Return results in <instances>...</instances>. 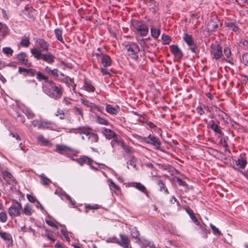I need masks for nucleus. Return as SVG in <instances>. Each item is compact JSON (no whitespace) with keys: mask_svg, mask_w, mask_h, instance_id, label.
Instances as JSON below:
<instances>
[{"mask_svg":"<svg viewBox=\"0 0 248 248\" xmlns=\"http://www.w3.org/2000/svg\"><path fill=\"white\" fill-rule=\"evenodd\" d=\"M49 87L47 94L52 98L58 99L62 94V89L61 85H57L53 81H48Z\"/></svg>","mask_w":248,"mask_h":248,"instance_id":"nucleus-1","label":"nucleus"},{"mask_svg":"<svg viewBox=\"0 0 248 248\" xmlns=\"http://www.w3.org/2000/svg\"><path fill=\"white\" fill-rule=\"evenodd\" d=\"M125 49L127 55L131 59L138 60L140 53V49L138 44L133 42H127L125 45Z\"/></svg>","mask_w":248,"mask_h":248,"instance_id":"nucleus-2","label":"nucleus"},{"mask_svg":"<svg viewBox=\"0 0 248 248\" xmlns=\"http://www.w3.org/2000/svg\"><path fill=\"white\" fill-rule=\"evenodd\" d=\"M121 240H119L116 237H113V242L119 245L124 248H132L129 238L126 236L122 234H120Z\"/></svg>","mask_w":248,"mask_h":248,"instance_id":"nucleus-3","label":"nucleus"},{"mask_svg":"<svg viewBox=\"0 0 248 248\" xmlns=\"http://www.w3.org/2000/svg\"><path fill=\"white\" fill-rule=\"evenodd\" d=\"M183 39L189 46L190 49L193 53H197L198 52V49L193 40L191 35L185 33L183 36Z\"/></svg>","mask_w":248,"mask_h":248,"instance_id":"nucleus-4","label":"nucleus"},{"mask_svg":"<svg viewBox=\"0 0 248 248\" xmlns=\"http://www.w3.org/2000/svg\"><path fill=\"white\" fill-rule=\"evenodd\" d=\"M21 209V203L16 201L9 208L8 212L10 216H19Z\"/></svg>","mask_w":248,"mask_h":248,"instance_id":"nucleus-5","label":"nucleus"},{"mask_svg":"<svg viewBox=\"0 0 248 248\" xmlns=\"http://www.w3.org/2000/svg\"><path fill=\"white\" fill-rule=\"evenodd\" d=\"M211 53L214 58L218 59L222 56V47L218 44H212L211 46Z\"/></svg>","mask_w":248,"mask_h":248,"instance_id":"nucleus-6","label":"nucleus"},{"mask_svg":"<svg viewBox=\"0 0 248 248\" xmlns=\"http://www.w3.org/2000/svg\"><path fill=\"white\" fill-rule=\"evenodd\" d=\"M144 140L147 143L152 144L155 146V149L159 150L160 148L161 142L159 139L155 136L149 135L148 137L145 138Z\"/></svg>","mask_w":248,"mask_h":248,"instance_id":"nucleus-7","label":"nucleus"},{"mask_svg":"<svg viewBox=\"0 0 248 248\" xmlns=\"http://www.w3.org/2000/svg\"><path fill=\"white\" fill-rule=\"evenodd\" d=\"M16 57L20 64H23L28 67L31 66V63L28 61L27 57L24 52H21L17 54Z\"/></svg>","mask_w":248,"mask_h":248,"instance_id":"nucleus-8","label":"nucleus"},{"mask_svg":"<svg viewBox=\"0 0 248 248\" xmlns=\"http://www.w3.org/2000/svg\"><path fill=\"white\" fill-rule=\"evenodd\" d=\"M92 129L88 126H79L72 130V132L76 134H83L86 136L89 134V132Z\"/></svg>","mask_w":248,"mask_h":248,"instance_id":"nucleus-9","label":"nucleus"},{"mask_svg":"<svg viewBox=\"0 0 248 248\" xmlns=\"http://www.w3.org/2000/svg\"><path fill=\"white\" fill-rule=\"evenodd\" d=\"M55 127L54 124L46 120H43L40 121V124L39 125V129H49V130H53L54 129Z\"/></svg>","mask_w":248,"mask_h":248,"instance_id":"nucleus-10","label":"nucleus"},{"mask_svg":"<svg viewBox=\"0 0 248 248\" xmlns=\"http://www.w3.org/2000/svg\"><path fill=\"white\" fill-rule=\"evenodd\" d=\"M171 52L177 58L181 59L183 56V53L177 45H171L170 46Z\"/></svg>","mask_w":248,"mask_h":248,"instance_id":"nucleus-11","label":"nucleus"},{"mask_svg":"<svg viewBox=\"0 0 248 248\" xmlns=\"http://www.w3.org/2000/svg\"><path fill=\"white\" fill-rule=\"evenodd\" d=\"M136 32L142 36H146L148 32V28L144 24H140L137 26Z\"/></svg>","mask_w":248,"mask_h":248,"instance_id":"nucleus-12","label":"nucleus"},{"mask_svg":"<svg viewBox=\"0 0 248 248\" xmlns=\"http://www.w3.org/2000/svg\"><path fill=\"white\" fill-rule=\"evenodd\" d=\"M56 152L61 154H64L68 152H72L73 149L68 146L64 145L58 144L56 146Z\"/></svg>","mask_w":248,"mask_h":248,"instance_id":"nucleus-13","label":"nucleus"},{"mask_svg":"<svg viewBox=\"0 0 248 248\" xmlns=\"http://www.w3.org/2000/svg\"><path fill=\"white\" fill-rule=\"evenodd\" d=\"M120 108L118 106L115 105L112 106L110 104H108L106 107V110L109 114L112 115H116L119 111Z\"/></svg>","mask_w":248,"mask_h":248,"instance_id":"nucleus-14","label":"nucleus"},{"mask_svg":"<svg viewBox=\"0 0 248 248\" xmlns=\"http://www.w3.org/2000/svg\"><path fill=\"white\" fill-rule=\"evenodd\" d=\"M101 62L104 67L109 66L111 65V61L110 58L108 56L104 54H101L100 55Z\"/></svg>","mask_w":248,"mask_h":248,"instance_id":"nucleus-15","label":"nucleus"},{"mask_svg":"<svg viewBox=\"0 0 248 248\" xmlns=\"http://www.w3.org/2000/svg\"><path fill=\"white\" fill-rule=\"evenodd\" d=\"M2 177L7 183L11 184L15 182V179L13 176L7 171H3L2 172Z\"/></svg>","mask_w":248,"mask_h":248,"instance_id":"nucleus-16","label":"nucleus"},{"mask_svg":"<svg viewBox=\"0 0 248 248\" xmlns=\"http://www.w3.org/2000/svg\"><path fill=\"white\" fill-rule=\"evenodd\" d=\"M41 59L48 63L52 64L54 62L55 57L51 53L48 52L43 54Z\"/></svg>","mask_w":248,"mask_h":248,"instance_id":"nucleus-17","label":"nucleus"},{"mask_svg":"<svg viewBox=\"0 0 248 248\" xmlns=\"http://www.w3.org/2000/svg\"><path fill=\"white\" fill-rule=\"evenodd\" d=\"M102 132L106 138L108 139H111L116 136L113 131L106 128H103L102 129Z\"/></svg>","mask_w":248,"mask_h":248,"instance_id":"nucleus-18","label":"nucleus"},{"mask_svg":"<svg viewBox=\"0 0 248 248\" xmlns=\"http://www.w3.org/2000/svg\"><path fill=\"white\" fill-rule=\"evenodd\" d=\"M82 89L88 92H93L94 91V87L92 84L91 82L86 79L84 80Z\"/></svg>","mask_w":248,"mask_h":248,"instance_id":"nucleus-19","label":"nucleus"},{"mask_svg":"<svg viewBox=\"0 0 248 248\" xmlns=\"http://www.w3.org/2000/svg\"><path fill=\"white\" fill-rule=\"evenodd\" d=\"M93 162V160L92 159L86 156H81L78 159V162L81 165H83L84 164H87L89 165H91Z\"/></svg>","mask_w":248,"mask_h":248,"instance_id":"nucleus-20","label":"nucleus"},{"mask_svg":"<svg viewBox=\"0 0 248 248\" xmlns=\"http://www.w3.org/2000/svg\"><path fill=\"white\" fill-rule=\"evenodd\" d=\"M247 163L246 159L243 156H240L239 158L235 160L236 166L240 169H244Z\"/></svg>","mask_w":248,"mask_h":248,"instance_id":"nucleus-21","label":"nucleus"},{"mask_svg":"<svg viewBox=\"0 0 248 248\" xmlns=\"http://www.w3.org/2000/svg\"><path fill=\"white\" fill-rule=\"evenodd\" d=\"M210 127L214 132L217 134L218 138H221L223 136V133L220 130V127L217 124H215L213 121L211 122Z\"/></svg>","mask_w":248,"mask_h":248,"instance_id":"nucleus-22","label":"nucleus"},{"mask_svg":"<svg viewBox=\"0 0 248 248\" xmlns=\"http://www.w3.org/2000/svg\"><path fill=\"white\" fill-rule=\"evenodd\" d=\"M218 27V24L212 19L209 21L207 24V28L209 31H215Z\"/></svg>","mask_w":248,"mask_h":248,"instance_id":"nucleus-23","label":"nucleus"},{"mask_svg":"<svg viewBox=\"0 0 248 248\" xmlns=\"http://www.w3.org/2000/svg\"><path fill=\"white\" fill-rule=\"evenodd\" d=\"M38 142L42 146H50L51 143L46 139L43 135H39L37 138Z\"/></svg>","mask_w":248,"mask_h":248,"instance_id":"nucleus-24","label":"nucleus"},{"mask_svg":"<svg viewBox=\"0 0 248 248\" xmlns=\"http://www.w3.org/2000/svg\"><path fill=\"white\" fill-rule=\"evenodd\" d=\"M185 210L186 212L188 214L190 218L192 220L193 222L197 225H199L200 224L199 221L197 219V217L194 215L193 211L190 208H186Z\"/></svg>","mask_w":248,"mask_h":248,"instance_id":"nucleus-25","label":"nucleus"},{"mask_svg":"<svg viewBox=\"0 0 248 248\" xmlns=\"http://www.w3.org/2000/svg\"><path fill=\"white\" fill-rule=\"evenodd\" d=\"M31 52L37 60L42 59L43 54L41 53V50L37 49L36 48H32L31 49Z\"/></svg>","mask_w":248,"mask_h":248,"instance_id":"nucleus-26","label":"nucleus"},{"mask_svg":"<svg viewBox=\"0 0 248 248\" xmlns=\"http://www.w3.org/2000/svg\"><path fill=\"white\" fill-rule=\"evenodd\" d=\"M130 233L132 237L137 240V243H139L140 241V239L139 237L140 233L136 227L132 228L130 230Z\"/></svg>","mask_w":248,"mask_h":248,"instance_id":"nucleus-27","label":"nucleus"},{"mask_svg":"<svg viewBox=\"0 0 248 248\" xmlns=\"http://www.w3.org/2000/svg\"><path fill=\"white\" fill-rule=\"evenodd\" d=\"M151 36L154 39H157L160 34V30L159 28L152 27L151 28Z\"/></svg>","mask_w":248,"mask_h":248,"instance_id":"nucleus-28","label":"nucleus"},{"mask_svg":"<svg viewBox=\"0 0 248 248\" xmlns=\"http://www.w3.org/2000/svg\"><path fill=\"white\" fill-rule=\"evenodd\" d=\"M37 43L39 46L44 50H47L48 47V44L44 39H39L37 41Z\"/></svg>","mask_w":248,"mask_h":248,"instance_id":"nucleus-29","label":"nucleus"},{"mask_svg":"<svg viewBox=\"0 0 248 248\" xmlns=\"http://www.w3.org/2000/svg\"><path fill=\"white\" fill-rule=\"evenodd\" d=\"M22 211L26 216H31L32 214L33 210L29 204H26Z\"/></svg>","mask_w":248,"mask_h":248,"instance_id":"nucleus-30","label":"nucleus"},{"mask_svg":"<svg viewBox=\"0 0 248 248\" xmlns=\"http://www.w3.org/2000/svg\"><path fill=\"white\" fill-rule=\"evenodd\" d=\"M81 101L83 105H84L85 106L88 107H90V108L95 107L98 110L101 111L100 107H98V106H96L94 104L90 102L89 101H88L86 99H81Z\"/></svg>","mask_w":248,"mask_h":248,"instance_id":"nucleus-31","label":"nucleus"},{"mask_svg":"<svg viewBox=\"0 0 248 248\" xmlns=\"http://www.w3.org/2000/svg\"><path fill=\"white\" fill-rule=\"evenodd\" d=\"M41 178V183L44 186H48L51 183V180L48 178L44 173H42L40 176Z\"/></svg>","mask_w":248,"mask_h":248,"instance_id":"nucleus-32","label":"nucleus"},{"mask_svg":"<svg viewBox=\"0 0 248 248\" xmlns=\"http://www.w3.org/2000/svg\"><path fill=\"white\" fill-rule=\"evenodd\" d=\"M134 185V187H135L140 191L145 193L147 196L148 192L147 191L146 187L143 185H142L140 183H135Z\"/></svg>","mask_w":248,"mask_h":248,"instance_id":"nucleus-33","label":"nucleus"},{"mask_svg":"<svg viewBox=\"0 0 248 248\" xmlns=\"http://www.w3.org/2000/svg\"><path fill=\"white\" fill-rule=\"evenodd\" d=\"M45 71L48 74H50L55 77L59 76L58 70L57 69H51L48 66H46L45 68Z\"/></svg>","mask_w":248,"mask_h":248,"instance_id":"nucleus-34","label":"nucleus"},{"mask_svg":"<svg viewBox=\"0 0 248 248\" xmlns=\"http://www.w3.org/2000/svg\"><path fill=\"white\" fill-rule=\"evenodd\" d=\"M54 33L57 39L61 42L64 43V41L62 37V31L60 29H56L54 31Z\"/></svg>","mask_w":248,"mask_h":248,"instance_id":"nucleus-35","label":"nucleus"},{"mask_svg":"<svg viewBox=\"0 0 248 248\" xmlns=\"http://www.w3.org/2000/svg\"><path fill=\"white\" fill-rule=\"evenodd\" d=\"M108 183H109L108 186L109 188L111 191H116L120 190V187L116 185L112 180H108Z\"/></svg>","mask_w":248,"mask_h":248,"instance_id":"nucleus-36","label":"nucleus"},{"mask_svg":"<svg viewBox=\"0 0 248 248\" xmlns=\"http://www.w3.org/2000/svg\"><path fill=\"white\" fill-rule=\"evenodd\" d=\"M96 121L100 124L108 125L109 124L108 121L105 118L102 117L99 115H97Z\"/></svg>","mask_w":248,"mask_h":248,"instance_id":"nucleus-37","label":"nucleus"},{"mask_svg":"<svg viewBox=\"0 0 248 248\" xmlns=\"http://www.w3.org/2000/svg\"><path fill=\"white\" fill-rule=\"evenodd\" d=\"M158 185L160 187V190L162 191L163 190L164 191V192L166 194L169 193V191L167 188V187L165 186L164 184L162 182L161 180H159L158 182Z\"/></svg>","mask_w":248,"mask_h":248,"instance_id":"nucleus-38","label":"nucleus"},{"mask_svg":"<svg viewBox=\"0 0 248 248\" xmlns=\"http://www.w3.org/2000/svg\"><path fill=\"white\" fill-rule=\"evenodd\" d=\"M37 78H38L39 80H44L48 83V81H50V80L48 79V78L47 77H46L40 72H38L37 74Z\"/></svg>","mask_w":248,"mask_h":248,"instance_id":"nucleus-39","label":"nucleus"},{"mask_svg":"<svg viewBox=\"0 0 248 248\" xmlns=\"http://www.w3.org/2000/svg\"><path fill=\"white\" fill-rule=\"evenodd\" d=\"M127 164V168L129 169L136 168V163L135 159L133 157L131 158L129 160H128Z\"/></svg>","mask_w":248,"mask_h":248,"instance_id":"nucleus-40","label":"nucleus"},{"mask_svg":"<svg viewBox=\"0 0 248 248\" xmlns=\"http://www.w3.org/2000/svg\"><path fill=\"white\" fill-rule=\"evenodd\" d=\"M2 51L4 54L7 56H12L13 53V50L12 48L8 47H3Z\"/></svg>","mask_w":248,"mask_h":248,"instance_id":"nucleus-41","label":"nucleus"},{"mask_svg":"<svg viewBox=\"0 0 248 248\" xmlns=\"http://www.w3.org/2000/svg\"><path fill=\"white\" fill-rule=\"evenodd\" d=\"M99 140V137L97 134L93 133L90 137V139L89 140L91 143L97 142Z\"/></svg>","mask_w":248,"mask_h":248,"instance_id":"nucleus-42","label":"nucleus"},{"mask_svg":"<svg viewBox=\"0 0 248 248\" xmlns=\"http://www.w3.org/2000/svg\"><path fill=\"white\" fill-rule=\"evenodd\" d=\"M0 236L4 240H9L11 238L10 234L0 231Z\"/></svg>","mask_w":248,"mask_h":248,"instance_id":"nucleus-43","label":"nucleus"},{"mask_svg":"<svg viewBox=\"0 0 248 248\" xmlns=\"http://www.w3.org/2000/svg\"><path fill=\"white\" fill-rule=\"evenodd\" d=\"M162 40L163 44H165V45L169 44L170 42V37L169 36H168L166 34H163L162 35Z\"/></svg>","mask_w":248,"mask_h":248,"instance_id":"nucleus-44","label":"nucleus"},{"mask_svg":"<svg viewBox=\"0 0 248 248\" xmlns=\"http://www.w3.org/2000/svg\"><path fill=\"white\" fill-rule=\"evenodd\" d=\"M24 114L28 119H32L34 117L35 115L33 112L29 109H27L24 112Z\"/></svg>","mask_w":248,"mask_h":248,"instance_id":"nucleus-45","label":"nucleus"},{"mask_svg":"<svg viewBox=\"0 0 248 248\" xmlns=\"http://www.w3.org/2000/svg\"><path fill=\"white\" fill-rule=\"evenodd\" d=\"M7 219V215L5 212L0 213V221L1 222H5Z\"/></svg>","mask_w":248,"mask_h":248,"instance_id":"nucleus-46","label":"nucleus"},{"mask_svg":"<svg viewBox=\"0 0 248 248\" xmlns=\"http://www.w3.org/2000/svg\"><path fill=\"white\" fill-rule=\"evenodd\" d=\"M18 72L24 76L28 75V69L25 68L19 67L18 68Z\"/></svg>","mask_w":248,"mask_h":248,"instance_id":"nucleus-47","label":"nucleus"},{"mask_svg":"<svg viewBox=\"0 0 248 248\" xmlns=\"http://www.w3.org/2000/svg\"><path fill=\"white\" fill-rule=\"evenodd\" d=\"M210 227L213 230V233L215 234H218L219 235H221V232L219 231V230L216 227V226H215L213 224H211Z\"/></svg>","mask_w":248,"mask_h":248,"instance_id":"nucleus-48","label":"nucleus"},{"mask_svg":"<svg viewBox=\"0 0 248 248\" xmlns=\"http://www.w3.org/2000/svg\"><path fill=\"white\" fill-rule=\"evenodd\" d=\"M30 45V41L29 39L28 38L23 39L21 41V45L25 46L27 47Z\"/></svg>","mask_w":248,"mask_h":248,"instance_id":"nucleus-49","label":"nucleus"},{"mask_svg":"<svg viewBox=\"0 0 248 248\" xmlns=\"http://www.w3.org/2000/svg\"><path fill=\"white\" fill-rule=\"evenodd\" d=\"M56 115L59 117L61 119H63L65 118V114L63 113V111L62 110H58Z\"/></svg>","mask_w":248,"mask_h":248,"instance_id":"nucleus-50","label":"nucleus"},{"mask_svg":"<svg viewBox=\"0 0 248 248\" xmlns=\"http://www.w3.org/2000/svg\"><path fill=\"white\" fill-rule=\"evenodd\" d=\"M228 26L231 30L234 31H236L238 29V27L233 23L229 24Z\"/></svg>","mask_w":248,"mask_h":248,"instance_id":"nucleus-51","label":"nucleus"},{"mask_svg":"<svg viewBox=\"0 0 248 248\" xmlns=\"http://www.w3.org/2000/svg\"><path fill=\"white\" fill-rule=\"evenodd\" d=\"M224 53L227 58H229L231 55V52L230 49L228 47H226L224 49Z\"/></svg>","mask_w":248,"mask_h":248,"instance_id":"nucleus-52","label":"nucleus"},{"mask_svg":"<svg viewBox=\"0 0 248 248\" xmlns=\"http://www.w3.org/2000/svg\"><path fill=\"white\" fill-rule=\"evenodd\" d=\"M101 71L103 75H108L110 74V71L104 67L101 68Z\"/></svg>","mask_w":248,"mask_h":248,"instance_id":"nucleus-53","label":"nucleus"},{"mask_svg":"<svg viewBox=\"0 0 248 248\" xmlns=\"http://www.w3.org/2000/svg\"><path fill=\"white\" fill-rule=\"evenodd\" d=\"M74 108L75 109L76 113L80 115L81 116V117L83 118V113L82 112V110L80 108H78L77 107H75Z\"/></svg>","mask_w":248,"mask_h":248,"instance_id":"nucleus-54","label":"nucleus"},{"mask_svg":"<svg viewBox=\"0 0 248 248\" xmlns=\"http://www.w3.org/2000/svg\"><path fill=\"white\" fill-rule=\"evenodd\" d=\"M36 71L33 69H28V75L33 77L35 75Z\"/></svg>","mask_w":248,"mask_h":248,"instance_id":"nucleus-55","label":"nucleus"},{"mask_svg":"<svg viewBox=\"0 0 248 248\" xmlns=\"http://www.w3.org/2000/svg\"><path fill=\"white\" fill-rule=\"evenodd\" d=\"M31 123L34 127H37L39 129V125L40 124V121L35 120L32 121H31Z\"/></svg>","mask_w":248,"mask_h":248,"instance_id":"nucleus-56","label":"nucleus"},{"mask_svg":"<svg viewBox=\"0 0 248 248\" xmlns=\"http://www.w3.org/2000/svg\"><path fill=\"white\" fill-rule=\"evenodd\" d=\"M65 197L67 200H68L69 201V202L72 205H75V202L74 200H72V199L71 198V197L69 195L66 194V195H65Z\"/></svg>","mask_w":248,"mask_h":248,"instance_id":"nucleus-57","label":"nucleus"},{"mask_svg":"<svg viewBox=\"0 0 248 248\" xmlns=\"http://www.w3.org/2000/svg\"><path fill=\"white\" fill-rule=\"evenodd\" d=\"M121 144H122V147L123 148V149L124 150V151L126 153H128L130 152V148H129V147L125 146L123 142H122Z\"/></svg>","mask_w":248,"mask_h":248,"instance_id":"nucleus-58","label":"nucleus"},{"mask_svg":"<svg viewBox=\"0 0 248 248\" xmlns=\"http://www.w3.org/2000/svg\"><path fill=\"white\" fill-rule=\"evenodd\" d=\"M86 207L90 209H97L99 208V206L98 205H95L94 206H91L90 205H88L86 206Z\"/></svg>","mask_w":248,"mask_h":248,"instance_id":"nucleus-59","label":"nucleus"},{"mask_svg":"<svg viewBox=\"0 0 248 248\" xmlns=\"http://www.w3.org/2000/svg\"><path fill=\"white\" fill-rule=\"evenodd\" d=\"M146 124L149 126L151 128H154L156 127V126L151 122L147 121L146 122Z\"/></svg>","mask_w":248,"mask_h":248,"instance_id":"nucleus-60","label":"nucleus"},{"mask_svg":"<svg viewBox=\"0 0 248 248\" xmlns=\"http://www.w3.org/2000/svg\"><path fill=\"white\" fill-rule=\"evenodd\" d=\"M146 243H147V247H149L151 248H155L154 245L152 242L149 241H145Z\"/></svg>","mask_w":248,"mask_h":248,"instance_id":"nucleus-61","label":"nucleus"},{"mask_svg":"<svg viewBox=\"0 0 248 248\" xmlns=\"http://www.w3.org/2000/svg\"><path fill=\"white\" fill-rule=\"evenodd\" d=\"M242 59L244 61L248 63V53H246L244 54L242 56Z\"/></svg>","mask_w":248,"mask_h":248,"instance_id":"nucleus-62","label":"nucleus"},{"mask_svg":"<svg viewBox=\"0 0 248 248\" xmlns=\"http://www.w3.org/2000/svg\"><path fill=\"white\" fill-rule=\"evenodd\" d=\"M46 236L47 238V239H48L50 241H51L52 242L55 241V239L54 238V236H53V235H50L49 234H47L46 235Z\"/></svg>","mask_w":248,"mask_h":248,"instance_id":"nucleus-63","label":"nucleus"},{"mask_svg":"<svg viewBox=\"0 0 248 248\" xmlns=\"http://www.w3.org/2000/svg\"><path fill=\"white\" fill-rule=\"evenodd\" d=\"M27 198L29 200V201L31 202H35V199L34 198L31 196V195H28Z\"/></svg>","mask_w":248,"mask_h":248,"instance_id":"nucleus-64","label":"nucleus"}]
</instances>
